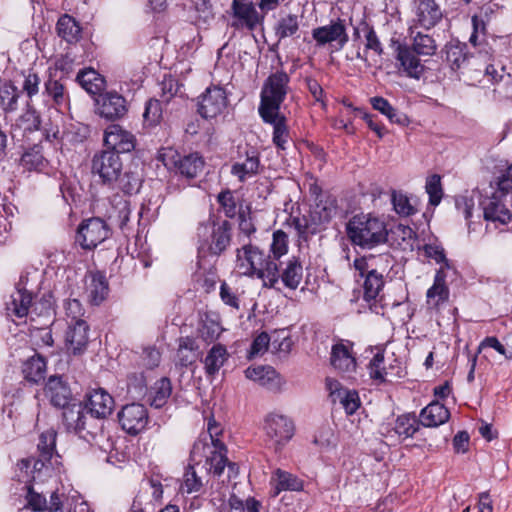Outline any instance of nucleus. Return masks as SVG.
Wrapping results in <instances>:
<instances>
[{"mask_svg": "<svg viewBox=\"0 0 512 512\" xmlns=\"http://www.w3.org/2000/svg\"><path fill=\"white\" fill-rule=\"evenodd\" d=\"M237 265L247 276L263 280L265 287L275 288L279 283L278 264L270 256L264 255L256 246L244 244L237 250Z\"/></svg>", "mask_w": 512, "mask_h": 512, "instance_id": "obj_1", "label": "nucleus"}, {"mask_svg": "<svg viewBox=\"0 0 512 512\" xmlns=\"http://www.w3.org/2000/svg\"><path fill=\"white\" fill-rule=\"evenodd\" d=\"M347 234L353 244L371 249L386 242L388 232L380 218L371 214H361L349 220Z\"/></svg>", "mask_w": 512, "mask_h": 512, "instance_id": "obj_2", "label": "nucleus"}, {"mask_svg": "<svg viewBox=\"0 0 512 512\" xmlns=\"http://www.w3.org/2000/svg\"><path fill=\"white\" fill-rule=\"evenodd\" d=\"M288 83L289 76L284 72H276L267 78L261 91L259 114L270 115V112L280 110L287 94Z\"/></svg>", "mask_w": 512, "mask_h": 512, "instance_id": "obj_3", "label": "nucleus"}, {"mask_svg": "<svg viewBox=\"0 0 512 512\" xmlns=\"http://www.w3.org/2000/svg\"><path fill=\"white\" fill-rule=\"evenodd\" d=\"M231 225L224 220L219 223L208 221L198 227L201 247L207 246L213 255H220L230 244Z\"/></svg>", "mask_w": 512, "mask_h": 512, "instance_id": "obj_4", "label": "nucleus"}, {"mask_svg": "<svg viewBox=\"0 0 512 512\" xmlns=\"http://www.w3.org/2000/svg\"><path fill=\"white\" fill-rule=\"evenodd\" d=\"M122 168L121 158L114 151H101L92 159V174L97 175L103 184L115 182L121 175Z\"/></svg>", "mask_w": 512, "mask_h": 512, "instance_id": "obj_5", "label": "nucleus"}, {"mask_svg": "<svg viewBox=\"0 0 512 512\" xmlns=\"http://www.w3.org/2000/svg\"><path fill=\"white\" fill-rule=\"evenodd\" d=\"M446 61L454 71L462 70L468 72L474 70L482 73L483 65L480 64L479 58L467 52L465 43L457 40L448 42L445 46Z\"/></svg>", "mask_w": 512, "mask_h": 512, "instance_id": "obj_6", "label": "nucleus"}, {"mask_svg": "<svg viewBox=\"0 0 512 512\" xmlns=\"http://www.w3.org/2000/svg\"><path fill=\"white\" fill-rule=\"evenodd\" d=\"M265 431L274 445L284 446L294 436L295 425L288 416L272 412L265 417Z\"/></svg>", "mask_w": 512, "mask_h": 512, "instance_id": "obj_7", "label": "nucleus"}, {"mask_svg": "<svg viewBox=\"0 0 512 512\" xmlns=\"http://www.w3.org/2000/svg\"><path fill=\"white\" fill-rule=\"evenodd\" d=\"M107 224L100 218H90L78 228L77 242L83 249H93L109 236Z\"/></svg>", "mask_w": 512, "mask_h": 512, "instance_id": "obj_8", "label": "nucleus"}, {"mask_svg": "<svg viewBox=\"0 0 512 512\" xmlns=\"http://www.w3.org/2000/svg\"><path fill=\"white\" fill-rule=\"evenodd\" d=\"M490 190V193L486 192L485 196L482 197L481 208L484 219L493 222L498 221L502 224L508 223L511 214L503 202L506 195H502L493 183L490 184Z\"/></svg>", "mask_w": 512, "mask_h": 512, "instance_id": "obj_9", "label": "nucleus"}, {"mask_svg": "<svg viewBox=\"0 0 512 512\" xmlns=\"http://www.w3.org/2000/svg\"><path fill=\"white\" fill-rule=\"evenodd\" d=\"M395 46L396 68L401 75L419 80L425 67L417 54L409 46L393 41Z\"/></svg>", "mask_w": 512, "mask_h": 512, "instance_id": "obj_10", "label": "nucleus"}, {"mask_svg": "<svg viewBox=\"0 0 512 512\" xmlns=\"http://www.w3.org/2000/svg\"><path fill=\"white\" fill-rule=\"evenodd\" d=\"M227 104V94L222 87H208L200 97L198 112L205 119H213L224 112Z\"/></svg>", "mask_w": 512, "mask_h": 512, "instance_id": "obj_11", "label": "nucleus"}, {"mask_svg": "<svg viewBox=\"0 0 512 512\" xmlns=\"http://www.w3.org/2000/svg\"><path fill=\"white\" fill-rule=\"evenodd\" d=\"M118 420L122 429L126 433L130 435H137L147 426L148 412L142 404H128L125 405L118 413Z\"/></svg>", "mask_w": 512, "mask_h": 512, "instance_id": "obj_12", "label": "nucleus"}, {"mask_svg": "<svg viewBox=\"0 0 512 512\" xmlns=\"http://www.w3.org/2000/svg\"><path fill=\"white\" fill-rule=\"evenodd\" d=\"M312 37L318 46L329 44L336 50L342 49L348 42L346 27L341 20L333 21L328 25L312 30Z\"/></svg>", "mask_w": 512, "mask_h": 512, "instance_id": "obj_13", "label": "nucleus"}, {"mask_svg": "<svg viewBox=\"0 0 512 512\" xmlns=\"http://www.w3.org/2000/svg\"><path fill=\"white\" fill-rule=\"evenodd\" d=\"M127 111L126 99L117 92H106L96 98V113L107 120L120 119Z\"/></svg>", "mask_w": 512, "mask_h": 512, "instance_id": "obj_14", "label": "nucleus"}, {"mask_svg": "<svg viewBox=\"0 0 512 512\" xmlns=\"http://www.w3.org/2000/svg\"><path fill=\"white\" fill-rule=\"evenodd\" d=\"M261 169L259 152L254 148H249L244 153H239L237 160L231 167V174L243 183L258 175Z\"/></svg>", "mask_w": 512, "mask_h": 512, "instance_id": "obj_15", "label": "nucleus"}, {"mask_svg": "<svg viewBox=\"0 0 512 512\" xmlns=\"http://www.w3.org/2000/svg\"><path fill=\"white\" fill-rule=\"evenodd\" d=\"M104 144L108 151L115 153L130 152L135 147V137L118 124L109 125L104 131Z\"/></svg>", "mask_w": 512, "mask_h": 512, "instance_id": "obj_16", "label": "nucleus"}, {"mask_svg": "<svg viewBox=\"0 0 512 512\" xmlns=\"http://www.w3.org/2000/svg\"><path fill=\"white\" fill-rule=\"evenodd\" d=\"M245 376L272 392H281L286 385V380L271 366L248 367Z\"/></svg>", "mask_w": 512, "mask_h": 512, "instance_id": "obj_17", "label": "nucleus"}, {"mask_svg": "<svg viewBox=\"0 0 512 512\" xmlns=\"http://www.w3.org/2000/svg\"><path fill=\"white\" fill-rule=\"evenodd\" d=\"M415 22L424 29H431L441 21L443 11L435 0H415Z\"/></svg>", "mask_w": 512, "mask_h": 512, "instance_id": "obj_18", "label": "nucleus"}, {"mask_svg": "<svg viewBox=\"0 0 512 512\" xmlns=\"http://www.w3.org/2000/svg\"><path fill=\"white\" fill-rule=\"evenodd\" d=\"M113 407L112 396L102 388L94 389L86 395L84 409L95 418H106L112 413Z\"/></svg>", "mask_w": 512, "mask_h": 512, "instance_id": "obj_19", "label": "nucleus"}, {"mask_svg": "<svg viewBox=\"0 0 512 512\" xmlns=\"http://www.w3.org/2000/svg\"><path fill=\"white\" fill-rule=\"evenodd\" d=\"M89 341V326L84 320L70 322L66 332V345L73 354H81L86 350Z\"/></svg>", "mask_w": 512, "mask_h": 512, "instance_id": "obj_20", "label": "nucleus"}, {"mask_svg": "<svg viewBox=\"0 0 512 512\" xmlns=\"http://www.w3.org/2000/svg\"><path fill=\"white\" fill-rule=\"evenodd\" d=\"M85 293L88 301L92 305L101 304L107 297L109 292L108 282L103 273L89 272L85 277Z\"/></svg>", "mask_w": 512, "mask_h": 512, "instance_id": "obj_21", "label": "nucleus"}, {"mask_svg": "<svg viewBox=\"0 0 512 512\" xmlns=\"http://www.w3.org/2000/svg\"><path fill=\"white\" fill-rule=\"evenodd\" d=\"M233 15L237 22L233 24L235 27H246L253 30L260 22V16L255 5L250 0H233Z\"/></svg>", "mask_w": 512, "mask_h": 512, "instance_id": "obj_22", "label": "nucleus"}, {"mask_svg": "<svg viewBox=\"0 0 512 512\" xmlns=\"http://www.w3.org/2000/svg\"><path fill=\"white\" fill-rule=\"evenodd\" d=\"M326 384L333 402L339 401L347 414H353L359 408L360 400L356 391L344 389L334 379H327Z\"/></svg>", "mask_w": 512, "mask_h": 512, "instance_id": "obj_23", "label": "nucleus"}, {"mask_svg": "<svg viewBox=\"0 0 512 512\" xmlns=\"http://www.w3.org/2000/svg\"><path fill=\"white\" fill-rule=\"evenodd\" d=\"M44 392L55 407L64 408L71 399V390L60 376H51L46 383Z\"/></svg>", "mask_w": 512, "mask_h": 512, "instance_id": "obj_24", "label": "nucleus"}, {"mask_svg": "<svg viewBox=\"0 0 512 512\" xmlns=\"http://www.w3.org/2000/svg\"><path fill=\"white\" fill-rule=\"evenodd\" d=\"M270 495L277 497L282 491H302L304 484L297 476L284 471L276 469L270 479Z\"/></svg>", "mask_w": 512, "mask_h": 512, "instance_id": "obj_25", "label": "nucleus"}, {"mask_svg": "<svg viewBox=\"0 0 512 512\" xmlns=\"http://www.w3.org/2000/svg\"><path fill=\"white\" fill-rule=\"evenodd\" d=\"M446 272L440 267L434 276L433 285L427 290V304L433 308H438L449 299V288L446 284Z\"/></svg>", "mask_w": 512, "mask_h": 512, "instance_id": "obj_26", "label": "nucleus"}, {"mask_svg": "<svg viewBox=\"0 0 512 512\" xmlns=\"http://www.w3.org/2000/svg\"><path fill=\"white\" fill-rule=\"evenodd\" d=\"M265 123L273 125V143L279 149H286L290 139L289 129L286 125V118L280 112H270V115L260 114Z\"/></svg>", "mask_w": 512, "mask_h": 512, "instance_id": "obj_27", "label": "nucleus"}, {"mask_svg": "<svg viewBox=\"0 0 512 512\" xmlns=\"http://www.w3.org/2000/svg\"><path fill=\"white\" fill-rule=\"evenodd\" d=\"M450 413L440 402L433 401L423 408L419 415V422L425 427H437L448 421Z\"/></svg>", "mask_w": 512, "mask_h": 512, "instance_id": "obj_28", "label": "nucleus"}, {"mask_svg": "<svg viewBox=\"0 0 512 512\" xmlns=\"http://www.w3.org/2000/svg\"><path fill=\"white\" fill-rule=\"evenodd\" d=\"M172 164L177 171L187 177L195 178L204 167V160L198 153H192L186 156H172Z\"/></svg>", "mask_w": 512, "mask_h": 512, "instance_id": "obj_29", "label": "nucleus"}, {"mask_svg": "<svg viewBox=\"0 0 512 512\" xmlns=\"http://www.w3.org/2000/svg\"><path fill=\"white\" fill-rule=\"evenodd\" d=\"M31 303L32 294L25 288H17L10 295V300L6 303V310L10 316L24 318L28 315Z\"/></svg>", "mask_w": 512, "mask_h": 512, "instance_id": "obj_30", "label": "nucleus"}, {"mask_svg": "<svg viewBox=\"0 0 512 512\" xmlns=\"http://www.w3.org/2000/svg\"><path fill=\"white\" fill-rule=\"evenodd\" d=\"M27 505L33 511H49V512H62L61 501L58 494L52 493L50 502L48 503L45 497L41 494L36 493L32 487L27 488L26 494Z\"/></svg>", "mask_w": 512, "mask_h": 512, "instance_id": "obj_31", "label": "nucleus"}, {"mask_svg": "<svg viewBox=\"0 0 512 512\" xmlns=\"http://www.w3.org/2000/svg\"><path fill=\"white\" fill-rule=\"evenodd\" d=\"M199 357V346L195 339L191 337H181L179 339L176 353V365L188 367L194 364Z\"/></svg>", "mask_w": 512, "mask_h": 512, "instance_id": "obj_32", "label": "nucleus"}, {"mask_svg": "<svg viewBox=\"0 0 512 512\" xmlns=\"http://www.w3.org/2000/svg\"><path fill=\"white\" fill-rule=\"evenodd\" d=\"M225 434L215 421H209L207 430L199 435L194 448H226Z\"/></svg>", "mask_w": 512, "mask_h": 512, "instance_id": "obj_33", "label": "nucleus"}, {"mask_svg": "<svg viewBox=\"0 0 512 512\" xmlns=\"http://www.w3.org/2000/svg\"><path fill=\"white\" fill-rule=\"evenodd\" d=\"M483 195L479 190L466 191L455 197V207L467 221L473 217L476 207H481Z\"/></svg>", "mask_w": 512, "mask_h": 512, "instance_id": "obj_34", "label": "nucleus"}, {"mask_svg": "<svg viewBox=\"0 0 512 512\" xmlns=\"http://www.w3.org/2000/svg\"><path fill=\"white\" fill-rule=\"evenodd\" d=\"M228 355L229 354L224 345H213L204 359V369L206 375L209 377H214L227 361Z\"/></svg>", "mask_w": 512, "mask_h": 512, "instance_id": "obj_35", "label": "nucleus"}, {"mask_svg": "<svg viewBox=\"0 0 512 512\" xmlns=\"http://www.w3.org/2000/svg\"><path fill=\"white\" fill-rule=\"evenodd\" d=\"M172 393V384L169 378L162 377L157 380L148 392L147 401L154 408H162L170 398Z\"/></svg>", "mask_w": 512, "mask_h": 512, "instance_id": "obj_36", "label": "nucleus"}, {"mask_svg": "<svg viewBox=\"0 0 512 512\" xmlns=\"http://www.w3.org/2000/svg\"><path fill=\"white\" fill-rule=\"evenodd\" d=\"M331 364L342 372H351L356 368L355 358L344 344H336L332 347Z\"/></svg>", "mask_w": 512, "mask_h": 512, "instance_id": "obj_37", "label": "nucleus"}, {"mask_svg": "<svg viewBox=\"0 0 512 512\" xmlns=\"http://www.w3.org/2000/svg\"><path fill=\"white\" fill-rule=\"evenodd\" d=\"M303 277V268L299 260L295 257H292L286 263V267L283 269L282 273H279V279L283 282V284L292 290H295L302 281Z\"/></svg>", "mask_w": 512, "mask_h": 512, "instance_id": "obj_38", "label": "nucleus"}, {"mask_svg": "<svg viewBox=\"0 0 512 512\" xmlns=\"http://www.w3.org/2000/svg\"><path fill=\"white\" fill-rule=\"evenodd\" d=\"M57 33L66 42L75 43L81 37V27L73 17L65 14L57 22Z\"/></svg>", "mask_w": 512, "mask_h": 512, "instance_id": "obj_39", "label": "nucleus"}, {"mask_svg": "<svg viewBox=\"0 0 512 512\" xmlns=\"http://www.w3.org/2000/svg\"><path fill=\"white\" fill-rule=\"evenodd\" d=\"M77 81L89 94H99L104 87V79L94 69H85L77 74Z\"/></svg>", "mask_w": 512, "mask_h": 512, "instance_id": "obj_40", "label": "nucleus"}, {"mask_svg": "<svg viewBox=\"0 0 512 512\" xmlns=\"http://www.w3.org/2000/svg\"><path fill=\"white\" fill-rule=\"evenodd\" d=\"M370 104L372 107L379 111L381 114L386 116L390 122L397 123L400 125H404L407 123L408 119L406 115L399 113L389 102L387 99L381 96H375L370 99Z\"/></svg>", "mask_w": 512, "mask_h": 512, "instance_id": "obj_41", "label": "nucleus"}, {"mask_svg": "<svg viewBox=\"0 0 512 512\" xmlns=\"http://www.w3.org/2000/svg\"><path fill=\"white\" fill-rule=\"evenodd\" d=\"M63 409V421L68 429L80 431L85 428L84 409L80 404L66 405Z\"/></svg>", "mask_w": 512, "mask_h": 512, "instance_id": "obj_42", "label": "nucleus"}, {"mask_svg": "<svg viewBox=\"0 0 512 512\" xmlns=\"http://www.w3.org/2000/svg\"><path fill=\"white\" fill-rule=\"evenodd\" d=\"M46 362L39 355L32 356L23 365V374L26 380L37 383L44 379Z\"/></svg>", "mask_w": 512, "mask_h": 512, "instance_id": "obj_43", "label": "nucleus"}, {"mask_svg": "<svg viewBox=\"0 0 512 512\" xmlns=\"http://www.w3.org/2000/svg\"><path fill=\"white\" fill-rule=\"evenodd\" d=\"M384 278L382 273L377 270H369L364 281V299L366 301L375 300L384 287Z\"/></svg>", "mask_w": 512, "mask_h": 512, "instance_id": "obj_44", "label": "nucleus"}, {"mask_svg": "<svg viewBox=\"0 0 512 512\" xmlns=\"http://www.w3.org/2000/svg\"><path fill=\"white\" fill-rule=\"evenodd\" d=\"M260 507V502L253 497L243 502L236 495H231L227 505H224L220 512H259Z\"/></svg>", "mask_w": 512, "mask_h": 512, "instance_id": "obj_45", "label": "nucleus"}, {"mask_svg": "<svg viewBox=\"0 0 512 512\" xmlns=\"http://www.w3.org/2000/svg\"><path fill=\"white\" fill-rule=\"evenodd\" d=\"M204 484L195 471L194 465L189 464L183 474V480L180 486V491L186 494H197L201 493Z\"/></svg>", "mask_w": 512, "mask_h": 512, "instance_id": "obj_46", "label": "nucleus"}, {"mask_svg": "<svg viewBox=\"0 0 512 512\" xmlns=\"http://www.w3.org/2000/svg\"><path fill=\"white\" fill-rule=\"evenodd\" d=\"M19 92L10 82H0V106L6 112H11L17 109V102Z\"/></svg>", "mask_w": 512, "mask_h": 512, "instance_id": "obj_47", "label": "nucleus"}, {"mask_svg": "<svg viewBox=\"0 0 512 512\" xmlns=\"http://www.w3.org/2000/svg\"><path fill=\"white\" fill-rule=\"evenodd\" d=\"M298 30V16L293 14H288L281 17L275 27V33L279 39L292 37L298 32Z\"/></svg>", "mask_w": 512, "mask_h": 512, "instance_id": "obj_48", "label": "nucleus"}, {"mask_svg": "<svg viewBox=\"0 0 512 512\" xmlns=\"http://www.w3.org/2000/svg\"><path fill=\"white\" fill-rule=\"evenodd\" d=\"M21 165L29 170H40L45 166L42 149L38 145L29 148L21 157Z\"/></svg>", "mask_w": 512, "mask_h": 512, "instance_id": "obj_49", "label": "nucleus"}, {"mask_svg": "<svg viewBox=\"0 0 512 512\" xmlns=\"http://www.w3.org/2000/svg\"><path fill=\"white\" fill-rule=\"evenodd\" d=\"M417 55L431 56L436 52L435 40L427 34L418 32L413 37V44L410 47Z\"/></svg>", "mask_w": 512, "mask_h": 512, "instance_id": "obj_50", "label": "nucleus"}, {"mask_svg": "<svg viewBox=\"0 0 512 512\" xmlns=\"http://www.w3.org/2000/svg\"><path fill=\"white\" fill-rule=\"evenodd\" d=\"M420 422L413 415H402L396 421L395 431L399 436L412 437L419 428Z\"/></svg>", "mask_w": 512, "mask_h": 512, "instance_id": "obj_51", "label": "nucleus"}, {"mask_svg": "<svg viewBox=\"0 0 512 512\" xmlns=\"http://www.w3.org/2000/svg\"><path fill=\"white\" fill-rule=\"evenodd\" d=\"M288 251V236L282 230H277L272 235V243L270 245V252L272 255H269L272 260L275 262L285 255Z\"/></svg>", "mask_w": 512, "mask_h": 512, "instance_id": "obj_52", "label": "nucleus"}, {"mask_svg": "<svg viewBox=\"0 0 512 512\" xmlns=\"http://www.w3.org/2000/svg\"><path fill=\"white\" fill-rule=\"evenodd\" d=\"M221 331L220 324L216 320L206 317L199 328V336L205 342L211 343L220 336Z\"/></svg>", "mask_w": 512, "mask_h": 512, "instance_id": "obj_53", "label": "nucleus"}, {"mask_svg": "<svg viewBox=\"0 0 512 512\" xmlns=\"http://www.w3.org/2000/svg\"><path fill=\"white\" fill-rule=\"evenodd\" d=\"M392 203L396 213L401 216L407 217L416 212V209L410 203L409 198L401 192L394 191L392 193Z\"/></svg>", "mask_w": 512, "mask_h": 512, "instance_id": "obj_54", "label": "nucleus"}, {"mask_svg": "<svg viewBox=\"0 0 512 512\" xmlns=\"http://www.w3.org/2000/svg\"><path fill=\"white\" fill-rule=\"evenodd\" d=\"M369 375L372 379L377 380L379 382H384L386 380V368L384 366V353L377 352L373 358L371 359L369 366Z\"/></svg>", "mask_w": 512, "mask_h": 512, "instance_id": "obj_55", "label": "nucleus"}, {"mask_svg": "<svg viewBox=\"0 0 512 512\" xmlns=\"http://www.w3.org/2000/svg\"><path fill=\"white\" fill-rule=\"evenodd\" d=\"M228 463V459L221 453V450H212L210 455L206 456V465L208 470L214 475L220 476Z\"/></svg>", "mask_w": 512, "mask_h": 512, "instance_id": "obj_56", "label": "nucleus"}, {"mask_svg": "<svg viewBox=\"0 0 512 512\" xmlns=\"http://www.w3.org/2000/svg\"><path fill=\"white\" fill-rule=\"evenodd\" d=\"M162 104H165L160 99H150L145 107L143 114L144 121L148 125H156L162 117Z\"/></svg>", "mask_w": 512, "mask_h": 512, "instance_id": "obj_57", "label": "nucleus"}, {"mask_svg": "<svg viewBox=\"0 0 512 512\" xmlns=\"http://www.w3.org/2000/svg\"><path fill=\"white\" fill-rule=\"evenodd\" d=\"M128 392L135 398H141L147 394V383L143 373L131 374L127 382Z\"/></svg>", "mask_w": 512, "mask_h": 512, "instance_id": "obj_58", "label": "nucleus"}, {"mask_svg": "<svg viewBox=\"0 0 512 512\" xmlns=\"http://www.w3.org/2000/svg\"><path fill=\"white\" fill-rule=\"evenodd\" d=\"M19 122L25 131H36L40 128V115L33 107L28 105L26 111L21 115Z\"/></svg>", "mask_w": 512, "mask_h": 512, "instance_id": "obj_59", "label": "nucleus"}, {"mask_svg": "<svg viewBox=\"0 0 512 512\" xmlns=\"http://www.w3.org/2000/svg\"><path fill=\"white\" fill-rule=\"evenodd\" d=\"M424 254L427 258L433 259L437 264H441V267L444 268V271L446 269L451 268V264L446 258L444 249L435 244H426L423 247Z\"/></svg>", "mask_w": 512, "mask_h": 512, "instance_id": "obj_60", "label": "nucleus"}, {"mask_svg": "<svg viewBox=\"0 0 512 512\" xmlns=\"http://www.w3.org/2000/svg\"><path fill=\"white\" fill-rule=\"evenodd\" d=\"M45 92L57 105H61L66 101L64 86L58 80L49 79L46 81Z\"/></svg>", "mask_w": 512, "mask_h": 512, "instance_id": "obj_61", "label": "nucleus"}, {"mask_svg": "<svg viewBox=\"0 0 512 512\" xmlns=\"http://www.w3.org/2000/svg\"><path fill=\"white\" fill-rule=\"evenodd\" d=\"M426 192L429 195V202L431 205L436 206L442 199L441 180L438 175H432L426 182Z\"/></svg>", "mask_w": 512, "mask_h": 512, "instance_id": "obj_62", "label": "nucleus"}, {"mask_svg": "<svg viewBox=\"0 0 512 512\" xmlns=\"http://www.w3.org/2000/svg\"><path fill=\"white\" fill-rule=\"evenodd\" d=\"M473 31L470 35L469 42L474 46L481 45L485 42L486 24L482 18L477 15L472 17Z\"/></svg>", "mask_w": 512, "mask_h": 512, "instance_id": "obj_63", "label": "nucleus"}, {"mask_svg": "<svg viewBox=\"0 0 512 512\" xmlns=\"http://www.w3.org/2000/svg\"><path fill=\"white\" fill-rule=\"evenodd\" d=\"M492 183L502 195H507L512 191V164L503 170Z\"/></svg>", "mask_w": 512, "mask_h": 512, "instance_id": "obj_64", "label": "nucleus"}]
</instances>
